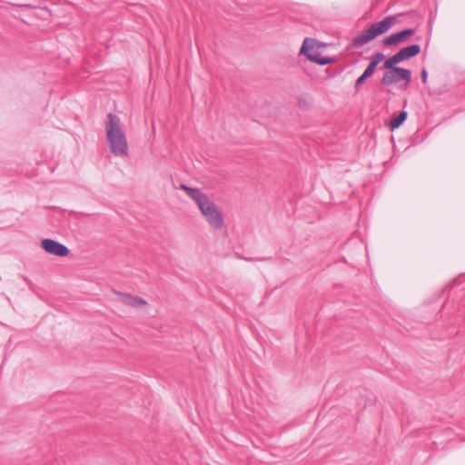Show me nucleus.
I'll return each mask as SVG.
<instances>
[{
	"mask_svg": "<svg viewBox=\"0 0 465 465\" xmlns=\"http://www.w3.org/2000/svg\"><path fill=\"white\" fill-rule=\"evenodd\" d=\"M396 23V17L393 15L386 16L381 21L373 23L371 26L361 32V35L352 39V45L361 48L377 36L389 31Z\"/></svg>",
	"mask_w": 465,
	"mask_h": 465,
	"instance_id": "obj_2",
	"label": "nucleus"
},
{
	"mask_svg": "<svg viewBox=\"0 0 465 465\" xmlns=\"http://www.w3.org/2000/svg\"><path fill=\"white\" fill-rule=\"evenodd\" d=\"M41 246L46 252L59 257L67 256L69 253V249L65 245L52 239H44Z\"/></svg>",
	"mask_w": 465,
	"mask_h": 465,
	"instance_id": "obj_6",
	"label": "nucleus"
},
{
	"mask_svg": "<svg viewBox=\"0 0 465 465\" xmlns=\"http://www.w3.org/2000/svg\"><path fill=\"white\" fill-rule=\"evenodd\" d=\"M115 293L119 297L120 301L127 306L138 309L147 304V302L140 296L122 292H115Z\"/></svg>",
	"mask_w": 465,
	"mask_h": 465,
	"instance_id": "obj_8",
	"label": "nucleus"
},
{
	"mask_svg": "<svg viewBox=\"0 0 465 465\" xmlns=\"http://www.w3.org/2000/svg\"><path fill=\"white\" fill-rule=\"evenodd\" d=\"M375 69H376L375 65L369 64V65L367 66V68L365 69L364 72L371 76L374 74Z\"/></svg>",
	"mask_w": 465,
	"mask_h": 465,
	"instance_id": "obj_14",
	"label": "nucleus"
},
{
	"mask_svg": "<svg viewBox=\"0 0 465 465\" xmlns=\"http://www.w3.org/2000/svg\"><path fill=\"white\" fill-rule=\"evenodd\" d=\"M106 139L112 153L115 156L126 157L128 155V143L126 135L121 126L120 118L109 113L105 122Z\"/></svg>",
	"mask_w": 465,
	"mask_h": 465,
	"instance_id": "obj_1",
	"label": "nucleus"
},
{
	"mask_svg": "<svg viewBox=\"0 0 465 465\" xmlns=\"http://www.w3.org/2000/svg\"><path fill=\"white\" fill-rule=\"evenodd\" d=\"M361 77H363L364 79H366V80H367L368 78H370V77H371V75H370V74H368L367 73L363 72V74H361Z\"/></svg>",
	"mask_w": 465,
	"mask_h": 465,
	"instance_id": "obj_18",
	"label": "nucleus"
},
{
	"mask_svg": "<svg viewBox=\"0 0 465 465\" xmlns=\"http://www.w3.org/2000/svg\"><path fill=\"white\" fill-rule=\"evenodd\" d=\"M414 28H408L401 32L392 34L383 39L384 45H397L401 43L405 42L409 37L415 34Z\"/></svg>",
	"mask_w": 465,
	"mask_h": 465,
	"instance_id": "obj_7",
	"label": "nucleus"
},
{
	"mask_svg": "<svg viewBox=\"0 0 465 465\" xmlns=\"http://www.w3.org/2000/svg\"><path fill=\"white\" fill-rule=\"evenodd\" d=\"M385 58V55L382 54V53H376L374 54H372L370 58L371 62L370 64H371L372 65H375V67H377V65Z\"/></svg>",
	"mask_w": 465,
	"mask_h": 465,
	"instance_id": "obj_13",
	"label": "nucleus"
},
{
	"mask_svg": "<svg viewBox=\"0 0 465 465\" xmlns=\"http://www.w3.org/2000/svg\"><path fill=\"white\" fill-rule=\"evenodd\" d=\"M366 81V79H364L363 77H361V75L356 80L355 82V88H358L359 86H361L364 82Z\"/></svg>",
	"mask_w": 465,
	"mask_h": 465,
	"instance_id": "obj_16",
	"label": "nucleus"
},
{
	"mask_svg": "<svg viewBox=\"0 0 465 465\" xmlns=\"http://www.w3.org/2000/svg\"><path fill=\"white\" fill-rule=\"evenodd\" d=\"M188 195L197 203L199 208L203 207V205L206 204V202L209 201L208 196L202 193L198 188H193L190 190Z\"/></svg>",
	"mask_w": 465,
	"mask_h": 465,
	"instance_id": "obj_10",
	"label": "nucleus"
},
{
	"mask_svg": "<svg viewBox=\"0 0 465 465\" xmlns=\"http://www.w3.org/2000/svg\"><path fill=\"white\" fill-rule=\"evenodd\" d=\"M199 209L212 228L220 230L223 227V217L213 202L207 201L206 204Z\"/></svg>",
	"mask_w": 465,
	"mask_h": 465,
	"instance_id": "obj_3",
	"label": "nucleus"
},
{
	"mask_svg": "<svg viewBox=\"0 0 465 465\" xmlns=\"http://www.w3.org/2000/svg\"><path fill=\"white\" fill-rule=\"evenodd\" d=\"M401 62H402V61L401 60V57L399 56V54L397 53L394 55H392L390 58H388L383 63L382 67L385 70L393 69V68H399L398 66H396V64H400Z\"/></svg>",
	"mask_w": 465,
	"mask_h": 465,
	"instance_id": "obj_12",
	"label": "nucleus"
},
{
	"mask_svg": "<svg viewBox=\"0 0 465 465\" xmlns=\"http://www.w3.org/2000/svg\"><path fill=\"white\" fill-rule=\"evenodd\" d=\"M308 38L303 41V44L301 47V54L306 55V57L313 63H316L320 65H326L332 62L331 58L322 56L317 49H315L312 45H308Z\"/></svg>",
	"mask_w": 465,
	"mask_h": 465,
	"instance_id": "obj_5",
	"label": "nucleus"
},
{
	"mask_svg": "<svg viewBox=\"0 0 465 465\" xmlns=\"http://www.w3.org/2000/svg\"><path fill=\"white\" fill-rule=\"evenodd\" d=\"M181 188H182L183 191H185L187 194L190 193V190H192V189H193V188H191V187H189V186H187V185H185V184H182V185H181Z\"/></svg>",
	"mask_w": 465,
	"mask_h": 465,
	"instance_id": "obj_17",
	"label": "nucleus"
},
{
	"mask_svg": "<svg viewBox=\"0 0 465 465\" xmlns=\"http://www.w3.org/2000/svg\"><path fill=\"white\" fill-rule=\"evenodd\" d=\"M420 77H421V81H422V83H424V84H425V83H426V81H427V77H428V72H427V70H426L425 68H423V69L421 70Z\"/></svg>",
	"mask_w": 465,
	"mask_h": 465,
	"instance_id": "obj_15",
	"label": "nucleus"
},
{
	"mask_svg": "<svg viewBox=\"0 0 465 465\" xmlns=\"http://www.w3.org/2000/svg\"><path fill=\"white\" fill-rule=\"evenodd\" d=\"M408 113L406 111H401L399 114L391 119L390 122L391 130H395L399 128L407 119Z\"/></svg>",
	"mask_w": 465,
	"mask_h": 465,
	"instance_id": "obj_11",
	"label": "nucleus"
},
{
	"mask_svg": "<svg viewBox=\"0 0 465 465\" xmlns=\"http://www.w3.org/2000/svg\"><path fill=\"white\" fill-rule=\"evenodd\" d=\"M401 80L405 81L408 85L411 82V72L405 68L388 69L381 79V84L390 86Z\"/></svg>",
	"mask_w": 465,
	"mask_h": 465,
	"instance_id": "obj_4",
	"label": "nucleus"
},
{
	"mask_svg": "<svg viewBox=\"0 0 465 465\" xmlns=\"http://www.w3.org/2000/svg\"><path fill=\"white\" fill-rule=\"evenodd\" d=\"M420 53V45L414 44L406 47H403L398 52L401 61L408 60L418 55Z\"/></svg>",
	"mask_w": 465,
	"mask_h": 465,
	"instance_id": "obj_9",
	"label": "nucleus"
}]
</instances>
